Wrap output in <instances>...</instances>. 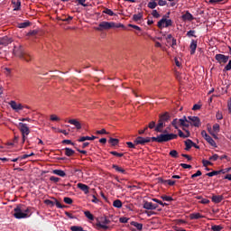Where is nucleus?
Returning <instances> with one entry per match:
<instances>
[{
  "label": "nucleus",
  "instance_id": "nucleus-1",
  "mask_svg": "<svg viewBox=\"0 0 231 231\" xmlns=\"http://www.w3.org/2000/svg\"><path fill=\"white\" fill-rule=\"evenodd\" d=\"M13 217L16 219H23L31 217V208H23V205L17 206L14 209Z\"/></svg>",
  "mask_w": 231,
  "mask_h": 231
},
{
  "label": "nucleus",
  "instance_id": "nucleus-2",
  "mask_svg": "<svg viewBox=\"0 0 231 231\" xmlns=\"http://www.w3.org/2000/svg\"><path fill=\"white\" fill-rule=\"evenodd\" d=\"M144 139L152 140L153 142H156L157 143H162L177 139V135L173 134H162L160 135H157L156 137H146Z\"/></svg>",
  "mask_w": 231,
  "mask_h": 231
},
{
  "label": "nucleus",
  "instance_id": "nucleus-3",
  "mask_svg": "<svg viewBox=\"0 0 231 231\" xmlns=\"http://www.w3.org/2000/svg\"><path fill=\"white\" fill-rule=\"evenodd\" d=\"M13 54L14 55V57L20 58V60L26 62H31V60H32V57L31 56V54H29L26 51H23V49L22 47L14 50L13 51Z\"/></svg>",
  "mask_w": 231,
  "mask_h": 231
},
{
  "label": "nucleus",
  "instance_id": "nucleus-4",
  "mask_svg": "<svg viewBox=\"0 0 231 231\" xmlns=\"http://www.w3.org/2000/svg\"><path fill=\"white\" fill-rule=\"evenodd\" d=\"M97 223L95 224V226H97V229L108 230V226L110 224V220L106 217H99L97 219Z\"/></svg>",
  "mask_w": 231,
  "mask_h": 231
},
{
  "label": "nucleus",
  "instance_id": "nucleus-5",
  "mask_svg": "<svg viewBox=\"0 0 231 231\" xmlns=\"http://www.w3.org/2000/svg\"><path fill=\"white\" fill-rule=\"evenodd\" d=\"M115 27V23L113 22H101L97 25V28H95L97 32L106 31L113 29Z\"/></svg>",
  "mask_w": 231,
  "mask_h": 231
},
{
  "label": "nucleus",
  "instance_id": "nucleus-6",
  "mask_svg": "<svg viewBox=\"0 0 231 231\" xmlns=\"http://www.w3.org/2000/svg\"><path fill=\"white\" fill-rule=\"evenodd\" d=\"M20 132L22 133V142H26V136L31 134V130L28 129L26 124L20 123Z\"/></svg>",
  "mask_w": 231,
  "mask_h": 231
},
{
  "label": "nucleus",
  "instance_id": "nucleus-7",
  "mask_svg": "<svg viewBox=\"0 0 231 231\" xmlns=\"http://www.w3.org/2000/svg\"><path fill=\"white\" fill-rule=\"evenodd\" d=\"M172 25V21L170 19H166L165 17L162 18L159 22H157V28L164 29L169 28Z\"/></svg>",
  "mask_w": 231,
  "mask_h": 231
},
{
  "label": "nucleus",
  "instance_id": "nucleus-8",
  "mask_svg": "<svg viewBox=\"0 0 231 231\" xmlns=\"http://www.w3.org/2000/svg\"><path fill=\"white\" fill-rule=\"evenodd\" d=\"M151 142H152V139L137 136V138H135V140H134L131 143H134L135 145H145L146 143H149Z\"/></svg>",
  "mask_w": 231,
  "mask_h": 231
},
{
  "label": "nucleus",
  "instance_id": "nucleus-9",
  "mask_svg": "<svg viewBox=\"0 0 231 231\" xmlns=\"http://www.w3.org/2000/svg\"><path fill=\"white\" fill-rule=\"evenodd\" d=\"M202 138L207 141L208 145H211L212 147H217V143H215V141L213 138H211L208 134L207 131L202 130L201 132Z\"/></svg>",
  "mask_w": 231,
  "mask_h": 231
},
{
  "label": "nucleus",
  "instance_id": "nucleus-10",
  "mask_svg": "<svg viewBox=\"0 0 231 231\" xmlns=\"http://www.w3.org/2000/svg\"><path fill=\"white\" fill-rule=\"evenodd\" d=\"M186 121H188L189 124H191V125H193L195 127H199V125H200L199 117H198V116L186 117Z\"/></svg>",
  "mask_w": 231,
  "mask_h": 231
},
{
  "label": "nucleus",
  "instance_id": "nucleus-11",
  "mask_svg": "<svg viewBox=\"0 0 231 231\" xmlns=\"http://www.w3.org/2000/svg\"><path fill=\"white\" fill-rule=\"evenodd\" d=\"M216 60L220 64H226L228 61H231L228 60V56L224 54H216Z\"/></svg>",
  "mask_w": 231,
  "mask_h": 231
},
{
  "label": "nucleus",
  "instance_id": "nucleus-12",
  "mask_svg": "<svg viewBox=\"0 0 231 231\" xmlns=\"http://www.w3.org/2000/svg\"><path fill=\"white\" fill-rule=\"evenodd\" d=\"M208 134H211V136H213V139H217V135H215V133H219V125L215 124L213 125V128L208 127Z\"/></svg>",
  "mask_w": 231,
  "mask_h": 231
},
{
  "label": "nucleus",
  "instance_id": "nucleus-13",
  "mask_svg": "<svg viewBox=\"0 0 231 231\" xmlns=\"http://www.w3.org/2000/svg\"><path fill=\"white\" fill-rule=\"evenodd\" d=\"M184 145L186 146V148H184L185 151H189L191 147L195 149H199V146H198V144H195V143H193V141H190L189 139L184 141Z\"/></svg>",
  "mask_w": 231,
  "mask_h": 231
},
{
  "label": "nucleus",
  "instance_id": "nucleus-14",
  "mask_svg": "<svg viewBox=\"0 0 231 231\" xmlns=\"http://www.w3.org/2000/svg\"><path fill=\"white\" fill-rule=\"evenodd\" d=\"M8 105L11 106V108L14 112H19V111H22L23 109V106H22V104H17L14 101H11V103H8Z\"/></svg>",
  "mask_w": 231,
  "mask_h": 231
},
{
  "label": "nucleus",
  "instance_id": "nucleus-15",
  "mask_svg": "<svg viewBox=\"0 0 231 231\" xmlns=\"http://www.w3.org/2000/svg\"><path fill=\"white\" fill-rule=\"evenodd\" d=\"M142 208L146 210H155L157 209V204H152V202L145 201L144 205H143Z\"/></svg>",
  "mask_w": 231,
  "mask_h": 231
},
{
  "label": "nucleus",
  "instance_id": "nucleus-16",
  "mask_svg": "<svg viewBox=\"0 0 231 231\" xmlns=\"http://www.w3.org/2000/svg\"><path fill=\"white\" fill-rule=\"evenodd\" d=\"M195 20V18L193 17V14H190V13H189V11H186V13H184V14H182V21L186 22H190Z\"/></svg>",
  "mask_w": 231,
  "mask_h": 231
},
{
  "label": "nucleus",
  "instance_id": "nucleus-17",
  "mask_svg": "<svg viewBox=\"0 0 231 231\" xmlns=\"http://www.w3.org/2000/svg\"><path fill=\"white\" fill-rule=\"evenodd\" d=\"M184 132L186 133V134H184V133L181 132V130H178V134L175 135L183 139L189 138L190 136V133L189 132V130H184Z\"/></svg>",
  "mask_w": 231,
  "mask_h": 231
},
{
  "label": "nucleus",
  "instance_id": "nucleus-18",
  "mask_svg": "<svg viewBox=\"0 0 231 231\" xmlns=\"http://www.w3.org/2000/svg\"><path fill=\"white\" fill-rule=\"evenodd\" d=\"M78 189H79V190H81V192H84V194H88V186L86 184H82V183H78Z\"/></svg>",
  "mask_w": 231,
  "mask_h": 231
},
{
  "label": "nucleus",
  "instance_id": "nucleus-19",
  "mask_svg": "<svg viewBox=\"0 0 231 231\" xmlns=\"http://www.w3.org/2000/svg\"><path fill=\"white\" fill-rule=\"evenodd\" d=\"M223 199H224V197L222 195H220V196L213 195L211 197V202L216 203V204L221 203Z\"/></svg>",
  "mask_w": 231,
  "mask_h": 231
},
{
  "label": "nucleus",
  "instance_id": "nucleus-20",
  "mask_svg": "<svg viewBox=\"0 0 231 231\" xmlns=\"http://www.w3.org/2000/svg\"><path fill=\"white\" fill-rule=\"evenodd\" d=\"M69 124L75 125V129H81V124H79V121H77V119H70L69 120Z\"/></svg>",
  "mask_w": 231,
  "mask_h": 231
},
{
  "label": "nucleus",
  "instance_id": "nucleus-21",
  "mask_svg": "<svg viewBox=\"0 0 231 231\" xmlns=\"http://www.w3.org/2000/svg\"><path fill=\"white\" fill-rule=\"evenodd\" d=\"M190 123L186 120V116L182 117V119H180V124L178 125L188 128Z\"/></svg>",
  "mask_w": 231,
  "mask_h": 231
},
{
  "label": "nucleus",
  "instance_id": "nucleus-22",
  "mask_svg": "<svg viewBox=\"0 0 231 231\" xmlns=\"http://www.w3.org/2000/svg\"><path fill=\"white\" fill-rule=\"evenodd\" d=\"M95 139H97V137L95 136H81L79 139H78V142L82 143L86 141H93Z\"/></svg>",
  "mask_w": 231,
  "mask_h": 231
},
{
  "label": "nucleus",
  "instance_id": "nucleus-23",
  "mask_svg": "<svg viewBox=\"0 0 231 231\" xmlns=\"http://www.w3.org/2000/svg\"><path fill=\"white\" fill-rule=\"evenodd\" d=\"M189 49H191V55H194L195 50L198 49V41L192 40L191 45H189Z\"/></svg>",
  "mask_w": 231,
  "mask_h": 231
},
{
  "label": "nucleus",
  "instance_id": "nucleus-24",
  "mask_svg": "<svg viewBox=\"0 0 231 231\" xmlns=\"http://www.w3.org/2000/svg\"><path fill=\"white\" fill-rule=\"evenodd\" d=\"M204 218V216L200 215L199 213H192L189 215V219L191 220H198Z\"/></svg>",
  "mask_w": 231,
  "mask_h": 231
},
{
  "label": "nucleus",
  "instance_id": "nucleus-25",
  "mask_svg": "<svg viewBox=\"0 0 231 231\" xmlns=\"http://www.w3.org/2000/svg\"><path fill=\"white\" fill-rule=\"evenodd\" d=\"M52 174L61 178L66 177V172H64V171H61V170H52Z\"/></svg>",
  "mask_w": 231,
  "mask_h": 231
},
{
  "label": "nucleus",
  "instance_id": "nucleus-26",
  "mask_svg": "<svg viewBox=\"0 0 231 231\" xmlns=\"http://www.w3.org/2000/svg\"><path fill=\"white\" fill-rule=\"evenodd\" d=\"M10 42H12V41H10V39L8 37H4V38L0 39V45H2V46H8V44H10Z\"/></svg>",
  "mask_w": 231,
  "mask_h": 231
},
{
  "label": "nucleus",
  "instance_id": "nucleus-27",
  "mask_svg": "<svg viewBox=\"0 0 231 231\" xmlns=\"http://www.w3.org/2000/svg\"><path fill=\"white\" fill-rule=\"evenodd\" d=\"M64 155H66V157H71L75 155V151H72L70 148H64Z\"/></svg>",
  "mask_w": 231,
  "mask_h": 231
},
{
  "label": "nucleus",
  "instance_id": "nucleus-28",
  "mask_svg": "<svg viewBox=\"0 0 231 231\" xmlns=\"http://www.w3.org/2000/svg\"><path fill=\"white\" fill-rule=\"evenodd\" d=\"M162 128H164V122H159L155 125V133H162Z\"/></svg>",
  "mask_w": 231,
  "mask_h": 231
},
{
  "label": "nucleus",
  "instance_id": "nucleus-29",
  "mask_svg": "<svg viewBox=\"0 0 231 231\" xmlns=\"http://www.w3.org/2000/svg\"><path fill=\"white\" fill-rule=\"evenodd\" d=\"M112 168L113 170H116V171L121 174H126V171H125L122 167H119L118 165L113 164Z\"/></svg>",
  "mask_w": 231,
  "mask_h": 231
},
{
  "label": "nucleus",
  "instance_id": "nucleus-30",
  "mask_svg": "<svg viewBox=\"0 0 231 231\" xmlns=\"http://www.w3.org/2000/svg\"><path fill=\"white\" fill-rule=\"evenodd\" d=\"M169 113H164L163 115L160 116L159 123H164L166 121H169Z\"/></svg>",
  "mask_w": 231,
  "mask_h": 231
},
{
  "label": "nucleus",
  "instance_id": "nucleus-31",
  "mask_svg": "<svg viewBox=\"0 0 231 231\" xmlns=\"http://www.w3.org/2000/svg\"><path fill=\"white\" fill-rule=\"evenodd\" d=\"M28 26H31V22H23V23H17V28H20V29L28 28Z\"/></svg>",
  "mask_w": 231,
  "mask_h": 231
},
{
  "label": "nucleus",
  "instance_id": "nucleus-32",
  "mask_svg": "<svg viewBox=\"0 0 231 231\" xmlns=\"http://www.w3.org/2000/svg\"><path fill=\"white\" fill-rule=\"evenodd\" d=\"M108 143L111 144V146H116L119 143V140L116 138H109Z\"/></svg>",
  "mask_w": 231,
  "mask_h": 231
},
{
  "label": "nucleus",
  "instance_id": "nucleus-33",
  "mask_svg": "<svg viewBox=\"0 0 231 231\" xmlns=\"http://www.w3.org/2000/svg\"><path fill=\"white\" fill-rule=\"evenodd\" d=\"M113 208H122V200H114L113 201Z\"/></svg>",
  "mask_w": 231,
  "mask_h": 231
},
{
  "label": "nucleus",
  "instance_id": "nucleus-34",
  "mask_svg": "<svg viewBox=\"0 0 231 231\" xmlns=\"http://www.w3.org/2000/svg\"><path fill=\"white\" fill-rule=\"evenodd\" d=\"M131 226L135 227L137 229V231H141L142 230V224L141 223H137L134 221L131 222Z\"/></svg>",
  "mask_w": 231,
  "mask_h": 231
},
{
  "label": "nucleus",
  "instance_id": "nucleus-35",
  "mask_svg": "<svg viewBox=\"0 0 231 231\" xmlns=\"http://www.w3.org/2000/svg\"><path fill=\"white\" fill-rule=\"evenodd\" d=\"M84 217H87L90 221L95 220V217H93V214H90V211H84Z\"/></svg>",
  "mask_w": 231,
  "mask_h": 231
},
{
  "label": "nucleus",
  "instance_id": "nucleus-36",
  "mask_svg": "<svg viewBox=\"0 0 231 231\" xmlns=\"http://www.w3.org/2000/svg\"><path fill=\"white\" fill-rule=\"evenodd\" d=\"M102 14H106L108 16H115V13H113V11H111L108 8H104V11H102Z\"/></svg>",
  "mask_w": 231,
  "mask_h": 231
},
{
  "label": "nucleus",
  "instance_id": "nucleus-37",
  "mask_svg": "<svg viewBox=\"0 0 231 231\" xmlns=\"http://www.w3.org/2000/svg\"><path fill=\"white\" fill-rule=\"evenodd\" d=\"M143 14H133V21L134 22H140L142 20Z\"/></svg>",
  "mask_w": 231,
  "mask_h": 231
},
{
  "label": "nucleus",
  "instance_id": "nucleus-38",
  "mask_svg": "<svg viewBox=\"0 0 231 231\" xmlns=\"http://www.w3.org/2000/svg\"><path fill=\"white\" fill-rule=\"evenodd\" d=\"M169 181H174L172 180H164V179H162V178H157V183H160L162 185H166V182H169Z\"/></svg>",
  "mask_w": 231,
  "mask_h": 231
},
{
  "label": "nucleus",
  "instance_id": "nucleus-39",
  "mask_svg": "<svg viewBox=\"0 0 231 231\" xmlns=\"http://www.w3.org/2000/svg\"><path fill=\"white\" fill-rule=\"evenodd\" d=\"M13 5H14V6L13 7V11H19V8H21L22 6V2H15V3H13Z\"/></svg>",
  "mask_w": 231,
  "mask_h": 231
},
{
  "label": "nucleus",
  "instance_id": "nucleus-40",
  "mask_svg": "<svg viewBox=\"0 0 231 231\" xmlns=\"http://www.w3.org/2000/svg\"><path fill=\"white\" fill-rule=\"evenodd\" d=\"M70 231H86V230H84V228L81 227L80 226H70Z\"/></svg>",
  "mask_w": 231,
  "mask_h": 231
},
{
  "label": "nucleus",
  "instance_id": "nucleus-41",
  "mask_svg": "<svg viewBox=\"0 0 231 231\" xmlns=\"http://www.w3.org/2000/svg\"><path fill=\"white\" fill-rule=\"evenodd\" d=\"M157 5H160L158 4L155 3V1H151L149 2V5H147V7H149V9H155V7H157Z\"/></svg>",
  "mask_w": 231,
  "mask_h": 231
},
{
  "label": "nucleus",
  "instance_id": "nucleus-42",
  "mask_svg": "<svg viewBox=\"0 0 231 231\" xmlns=\"http://www.w3.org/2000/svg\"><path fill=\"white\" fill-rule=\"evenodd\" d=\"M223 72L231 71V60L226 63V66H224L222 69Z\"/></svg>",
  "mask_w": 231,
  "mask_h": 231
},
{
  "label": "nucleus",
  "instance_id": "nucleus-43",
  "mask_svg": "<svg viewBox=\"0 0 231 231\" xmlns=\"http://www.w3.org/2000/svg\"><path fill=\"white\" fill-rule=\"evenodd\" d=\"M186 37H189V38H198V36L195 35V31H189V32H186Z\"/></svg>",
  "mask_w": 231,
  "mask_h": 231
},
{
  "label": "nucleus",
  "instance_id": "nucleus-44",
  "mask_svg": "<svg viewBox=\"0 0 231 231\" xmlns=\"http://www.w3.org/2000/svg\"><path fill=\"white\" fill-rule=\"evenodd\" d=\"M152 201H153V202L159 204V205L162 206V207L169 206V204H166L165 202H162V200H159V199H152Z\"/></svg>",
  "mask_w": 231,
  "mask_h": 231
},
{
  "label": "nucleus",
  "instance_id": "nucleus-45",
  "mask_svg": "<svg viewBox=\"0 0 231 231\" xmlns=\"http://www.w3.org/2000/svg\"><path fill=\"white\" fill-rule=\"evenodd\" d=\"M160 199L163 201H166V202H171L172 201V198H171L170 196H161Z\"/></svg>",
  "mask_w": 231,
  "mask_h": 231
},
{
  "label": "nucleus",
  "instance_id": "nucleus-46",
  "mask_svg": "<svg viewBox=\"0 0 231 231\" xmlns=\"http://www.w3.org/2000/svg\"><path fill=\"white\" fill-rule=\"evenodd\" d=\"M55 200H57V199H52V200L46 199V200H44V203L46 204V206L52 207V205H55Z\"/></svg>",
  "mask_w": 231,
  "mask_h": 231
},
{
  "label": "nucleus",
  "instance_id": "nucleus-47",
  "mask_svg": "<svg viewBox=\"0 0 231 231\" xmlns=\"http://www.w3.org/2000/svg\"><path fill=\"white\" fill-rule=\"evenodd\" d=\"M177 125H180V119H173V121L171 122V125L175 129H177Z\"/></svg>",
  "mask_w": 231,
  "mask_h": 231
},
{
  "label": "nucleus",
  "instance_id": "nucleus-48",
  "mask_svg": "<svg viewBox=\"0 0 231 231\" xmlns=\"http://www.w3.org/2000/svg\"><path fill=\"white\" fill-rule=\"evenodd\" d=\"M218 174H222V172L211 171V172L207 173V177H214V176H217Z\"/></svg>",
  "mask_w": 231,
  "mask_h": 231
},
{
  "label": "nucleus",
  "instance_id": "nucleus-49",
  "mask_svg": "<svg viewBox=\"0 0 231 231\" xmlns=\"http://www.w3.org/2000/svg\"><path fill=\"white\" fill-rule=\"evenodd\" d=\"M52 207H57V208H64V206L61 205V203H60V201H57V199H55V204H52Z\"/></svg>",
  "mask_w": 231,
  "mask_h": 231
},
{
  "label": "nucleus",
  "instance_id": "nucleus-50",
  "mask_svg": "<svg viewBox=\"0 0 231 231\" xmlns=\"http://www.w3.org/2000/svg\"><path fill=\"white\" fill-rule=\"evenodd\" d=\"M109 153H111V155L116 156L117 158H122L124 156V153H119L117 152H111Z\"/></svg>",
  "mask_w": 231,
  "mask_h": 231
},
{
  "label": "nucleus",
  "instance_id": "nucleus-51",
  "mask_svg": "<svg viewBox=\"0 0 231 231\" xmlns=\"http://www.w3.org/2000/svg\"><path fill=\"white\" fill-rule=\"evenodd\" d=\"M224 0H208V5H218L222 3Z\"/></svg>",
  "mask_w": 231,
  "mask_h": 231
},
{
  "label": "nucleus",
  "instance_id": "nucleus-52",
  "mask_svg": "<svg viewBox=\"0 0 231 231\" xmlns=\"http://www.w3.org/2000/svg\"><path fill=\"white\" fill-rule=\"evenodd\" d=\"M217 160H219L217 154H213V156L208 157V161H211V162H217Z\"/></svg>",
  "mask_w": 231,
  "mask_h": 231
},
{
  "label": "nucleus",
  "instance_id": "nucleus-53",
  "mask_svg": "<svg viewBox=\"0 0 231 231\" xmlns=\"http://www.w3.org/2000/svg\"><path fill=\"white\" fill-rule=\"evenodd\" d=\"M222 226H211V231H221Z\"/></svg>",
  "mask_w": 231,
  "mask_h": 231
},
{
  "label": "nucleus",
  "instance_id": "nucleus-54",
  "mask_svg": "<svg viewBox=\"0 0 231 231\" xmlns=\"http://www.w3.org/2000/svg\"><path fill=\"white\" fill-rule=\"evenodd\" d=\"M169 156H171V158H177V151L171 150V151L169 152Z\"/></svg>",
  "mask_w": 231,
  "mask_h": 231
},
{
  "label": "nucleus",
  "instance_id": "nucleus-55",
  "mask_svg": "<svg viewBox=\"0 0 231 231\" xmlns=\"http://www.w3.org/2000/svg\"><path fill=\"white\" fill-rule=\"evenodd\" d=\"M202 165H203L204 167H208V166L213 165V163H211L209 161L202 160Z\"/></svg>",
  "mask_w": 231,
  "mask_h": 231
},
{
  "label": "nucleus",
  "instance_id": "nucleus-56",
  "mask_svg": "<svg viewBox=\"0 0 231 231\" xmlns=\"http://www.w3.org/2000/svg\"><path fill=\"white\" fill-rule=\"evenodd\" d=\"M229 171H231V169L226 168V169L220 170V171H214L213 172H220V173L224 174V173H226Z\"/></svg>",
  "mask_w": 231,
  "mask_h": 231
},
{
  "label": "nucleus",
  "instance_id": "nucleus-57",
  "mask_svg": "<svg viewBox=\"0 0 231 231\" xmlns=\"http://www.w3.org/2000/svg\"><path fill=\"white\" fill-rule=\"evenodd\" d=\"M50 180L54 182V183H57V182H60V179L57 178L55 176H51Z\"/></svg>",
  "mask_w": 231,
  "mask_h": 231
},
{
  "label": "nucleus",
  "instance_id": "nucleus-58",
  "mask_svg": "<svg viewBox=\"0 0 231 231\" xmlns=\"http://www.w3.org/2000/svg\"><path fill=\"white\" fill-rule=\"evenodd\" d=\"M199 176H202V171H198L193 175H191V179H195V178H198Z\"/></svg>",
  "mask_w": 231,
  "mask_h": 231
},
{
  "label": "nucleus",
  "instance_id": "nucleus-59",
  "mask_svg": "<svg viewBox=\"0 0 231 231\" xmlns=\"http://www.w3.org/2000/svg\"><path fill=\"white\" fill-rule=\"evenodd\" d=\"M64 203H66V205H71L72 204V199L70 198H64Z\"/></svg>",
  "mask_w": 231,
  "mask_h": 231
},
{
  "label": "nucleus",
  "instance_id": "nucleus-60",
  "mask_svg": "<svg viewBox=\"0 0 231 231\" xmlns=\"http://www.w3.org/2000/svg\"><path fill=\"white\" fill-rule=\"evenodd\" d=\"M151 15H153V18L155 19L160 18V14L157 13V10H153V12L151 13Z\"/></svg>",
  "mask_w": 231,
  "mask_h": 231
},
{
  "label": "nucleus",
  "instance_id": "nucleus-61",
  "mask_svg": "<svg viewBox=\"0 0 231 231\" xmlns=\"http://www.w3.org/2000/svg\"><path fill=\"white\" fill-rule=\"evenodd\" d=\"M180 167H182V169H192V166L186 163H180Z\"/></svg>",
  "mask_w": 231,
  "mask_h": 231
},
{
  "label": "nucleus",
  "instance_id": "nucleus-62",
  "mask_svg": "<svg viewBox=\"0 0 231 231\" xmlns=\"http://www.w3.org/2000/svg\"><path fill=\"white\" fill-rule=\"evenodd\" d=\"M156 127L155 122L149 123V126L144 129H154Z\"/></svg>",
  "mask_w": 231,
  "mask_h": 231
},
{
  "label": "nucleus",
  "instance_id": "nucleus-63",
  "mask_svg": "<svg viewBox=\"0 0 231 231\" xmlns=\"http://www.w3.org/2000/svg\"><path fill=\"white\" fill-rule=\"evenodd\" d=\"M134 145L138 144H134V143L131 142L126 143V146L128 147V149H134Z\"/></svg>",
  "mask_w": 231,
  "mask_h": 231
},
{
  "label": "nucleus",
  "instance_id": "nucleus-64",
  "mask_svg": "<svg viewBox=\"0 0 231 231\" xmlns=\"http://www.w3.org/2000/svg\"><path fill=\"white\" fill-rule=\"evenodd\" d=\"M61 143L69 144V145H75V143L70 142V140H63V141H61Z\"/></svg>",
  "mask_w": 231,
  "mask_h": 231
}]
</instances>
